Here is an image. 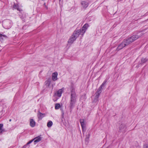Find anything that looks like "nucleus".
<instances>
[{
    "instance_id": "f257e3e1",
    "label": "nucleus",
    "mask_w": 148,
    "mask_h": 148,
    "mask_svg": "<svg viewBox=\"0 0 148 148\" xmlns=\"http://www.w3.org/2000/svg\"><path fill=\"white\" fill-rule=\"evenodd\" d=\"M143 34H142L140 36L136 35H134L126 40H124L123 42L119 45L116 49V50L117 51H119L122 49L123 47L128 45L129 44L138 39Z\"/></svg>"
},
{
    "instance_id": "f03ea898",
    "label": "nucleus",
    "mask_w": 148,
    "mask_h": 148,
    "mask_svg": "<svg viewBox=\"0 0 148 148\" xmlns=\"http://www.w3.org/2000/svg\"><path fill=\"white\" fill-rule=\"evenodd\" d=\"M77 96L75 91L74 88L72 87L71 89V96L69 101V107L71 109L75 106L77 100Z\"/></svg>"
},
{
    "instance_id": "7ed1b4c3",
    "label": "nucleus",
    "mask_w": 148,
    "mask_h": 148,
    "mask_svg": "<svg viewBox=\"0 0 148 148\" xmlns=\"http://www.w3.org/2000/svg\"><path fill=\"white\" fill-rule=\"evenodd\" d=\"M2 25L3 27L5 28L9 29L12 26V22L9 19L5 20L3 21Z\"/></svg>"
},
{
    "instance_id": "20e7f679",
    "label": "nucleus",
    "mask_w": 148,
    "mask_h": 148,
    "mask_svg": "<svg viewBox=\"0 0 148 148\" xmlns=\"http://www.w3.org/2000/svg\"><path fill=\"white\" fill-rule=\"evenodd\" d=\"M102 90L100 89V88H99L97 92L95 93V97L93 101L94 102H96L98 100L99 97L100 95V94L101 93Z\"/></svg>"
},
{
    "instance_id": "39448f33",
    "label": "nucleus",
    "mask_w": 148,
    "mask_h": 148,
    "mask_svg": "<svg viewBox=\"0 0 148 148\" xmlns=\"http://www.w3.org/2000/svg\"><path fill=\"white\" fill-rule=\"evenodd\" d=\"M119 130L120 132L124 133L126 131V127L125 125L123 124H121L119 127Z\"/></svg>"
},
{
    "instance_id": "423d86ee",
    "label": "nucleus",
    "mask_w": 148,
    "mask_h": 148,
    "mask_svg": "<svg viewBox=\"0 0 148 148\" xmlns=\"http://www.w3.org/2000/svg\"><path fill=\"white\" fill-rule=\"evenodd\" d=\"M80 122L82 128L83 132L85 131H86V124L84 122V120L83 119H80Z\"/></svg>"
},
{
    "instance_id": "0eeeda50",
    "label": "nucleus",
    "mask_w": 148,
    "mask_h": 148,
    "mask_svg": "<svg viewBox=\"0 0 148 148\" xmlns=\"http://www.w3.org/2000/svg\"><path fill=\"white\" fill-rule=\"evenodd\" d=\"M75 36L72 35L70 39L69 40L68 43L70 44H71L73 43V42L76 40L77 38Z\"/></svg>"
},
{
    "instance_id": "6e6552de",
    "label": "nucleus",
    "mask_w": 148,
    "mask_h": 148,
    "mask_svg": "<svg viewBox=\"0 0 148 148\" xmlns=\"http://www.w3.org/2000/svg\"><path fill=\"white\" fill-rule=\"evenodd\" d=\"M80 34H81L80 32V30L79 29H76L73 33V36H75L76 38L79 36Z\"/></svg>"
},
{
    "instance_id": "1a4fd4ad",
    "label": "nucleus",
    "mask_w": 148,
    "mask_h": 148,
    "mask_svg": "<svg viewBox=\"0 0 148 148\" xmlns=\"http://www.w3.org/2000/svg\"><path fill=\"white\" fill-rule=\"evenodd\" d=\"M58 73L57 72H55L52 74V79L53 81L56 80L58 79L57 76Z\"/></svg>"
},
{
    "instance_id": "9d476101",
    "label": "nucleus",
    "mask_w": 148,
    "mask_h": 148,
    "mask_svg": "<svg viewBox=\"0 0 148 148\" xmlns=\"http://www.w3.org/2000/svg\"><path fill=\"white\" fill-rule=\"evenodd\" d=\"M63 91V88L61 89L58 90L57 92L55 93V95L60 97L61 96L62 94Z\"/></svg>"
},
{
    "instance_id": "9b49d317",
    "label": "nucleus",
    "mask_w": 148,
    "mask_h": 148,
    "mask_svg": "<svg viewBox=\"0 0 148 148\" xmlns=\"http://www.w3.org/2000/svg\"><path fill=\"white\" fill-rule=\"evenodd\" d=\"M45 114H42L39 111L37 113V116L39 120H41L45 116Z\"/></svg>"
},
{
    "instance_id": "f8f14e48",
    "label": "nucleus",
    "mask_w": 148,
    "mask_h": 148,
    "mask_svg": "<svg viewBox=\"0 0 148 148\" xmlns=\"http://www.w3.org/2000/svg\"><path fill=\"white\" fill-rule=\"evenodd\" d=\"M81 4L82 5L83 8L85 9L87 8L88 5V3L85 1H82L81 3Z\"/></svg>"
},
{
    "instance_id": "ddd939ff",
    "label": "nucleus",
    "mask_w": 148,
    "mask_h": 148,
    "mask_svg": "<svg viewBox=\"0 0 148 148\" xmlns=\"http://www.w3.org/2000/svg\"><path fill=\"white\" fill-rule=\"evenodd\" d=\"M36 123L34 120L32 119H30V125L32 127H34L35 126Z\"/></svg>"
},
{
    "instance_id": "4468645a",
    "label": "nucleus",
    "mask_w": 148,
    "mask_h": 148,
    "mask_svg": "<svg viewBox=\"0 0 148 148\" xmlns=\"http://www.w3.org/2000/svg\"><path fill=\"white\" fill-rule=\"evenodd\" d=\"M51 80L50 79H48L45 81V84L47 88H49L51 83Z\"/></svg>"
},
{
    "instance_id": "2eb2a0df",
    "label": "nucleus",
    "mask_w": 148,
    "mask_h": 148,
    "mask_svg": "<svg viewBox=\"0 0 148 148\" xmlns=\"http://www.w3.org/2000/svg\"><path fill=\"white\" fill-rule=\"evenodd\" d=\"M34 142L37 143L41 140L42 138L40 136L35 138L34 139Z\"/></svg>"
},
{
    "instance_id": "dca6fc26",
    "label": "nucleus",
    "mask_w": 148,
    "mask_h": 148,
    "mask_svg": "<svg viewBox=\"0 0 148 148\" xmlns=\"http://www.w3.org/2000/svg\"><path fill=\"white\" fill-rule=\"evenodd\" d=\"M13 10L17 9L19 11H21V9L19 7L18 5H17L14 4L13 7Z\"/></svg>"
},
{
    "instance_id": "f3484780",
    "label": "nucleus",
    "mask_w": 148,
    "mask_h": 148,
    "mask_svg": "<svg viewBox=\"0 0 148 148\" xmlns=\"http://www.w3.org/2000/svg\"><path fill=\"white\" fill-rule=\"evenodd\" d=\"M7 37L6 36L1 34L0 33V40H3L4 39L7 38Z\"/></svg>"
},
{
    "instance_id": "a211bd4d",
    "label": "nucleus",
    "mask_w": 148,
    "mask_h": 148,
    "mask_svg": "<svg viewBox=\"0 0 148 148\" xmlns=\"http://www.w3.org/2000/svg\"><path fill=\"white\" fill-rule=\"evenodd\" d=\"M80 30V32L81 33V35H83L85 33L86 29L85 28H83V27H82L81 29H79Z\"/></svg>"
},
{
    "instance_id": "6ab92c4d",
    "label": "nucleus",
    "mask_w": 148,
    "mask_h": 148,
    "mask_svg": "<svg viewBox=\"0 0 148 148\" xmlns=\"http://www.w3.org/2000/svg\"><path fill=\"white\" fill-rule=\"evenodd\" d=\"M52 125H53V123H52V121H49L47 123V125L48 127H51L52 126Z\"/></svg>"
},
{
    "instance_id": "aec40b11",
    "label": "nucleus",
    "mask_w": 148,
    "mask_h": 148,
    "mask_svg": "<svg viewBox=\"0 0 148 148\" xmlns=\"http://www.w3.org/2000/svg\"><path fill=\"white\" fill-rule=\"evenodd\" d=\"M60 107V105L59 103H56L55 105V108L56 109H58Z\"/></svg>"
},
{
    "instance_id": "412c9836",
    "label": "nucleus",
    "mask_w": 148,
    "mask_h": 148,
    "mask_svg": "<svg viewBox=\"0 0 148 148\" xmlns=\"http://www.w3.org/2000/svg\"><path fill=\"white\" fill-rule=\"evenodd\" d=\"M147 61V59L145 58H143L141 59V62L142 63H144L146 62Z\"/></svg>"
},
{
    "instance_id": "4be33fe9",
    "label": "nucleus",
    "mask_w": 148,
    "mask_h": 148,
    "mask_svg": "<svg viewBox=\"0 0 148 148\" xmlns=\"http://www.w3.org/2000/svg\"><path fill=\"white\" fill-rule=\"evenodd\" d=\"M106 81H105L103 82V83L101 85V86L99 87V88H100V89L102 90V87L104 85L106 84Z\"/></svg>"
},
{
    "instance_id": "5701e85b",
    "label": "nucleus",
    "mask_w": 148,
    "mask_h": 148,
    "mask_svg": "<svg viewBox=\"0 0 148 148\" xmlns=\"http://www.w3.org/2000/svg\"><path fill=\"white\" fill-rule=\"evenodd\" d=\"M88 27V24H85L83 27V28H85L86 30Z\"/></svg>"
},
{
    "instance_id": "b1692460",
    "label": "nucleus",
    "mask_w": 148,
    "mask_h": 148,
    "mask_svg": "<svg viewBox=\"0 0 148 148\" xmlns=\"http://www.w3.org/2000/svg\"><path fill=\"white\" fill-rule=\"evenodd\" d=\"M144 148H148V144H146L144 146Z\"/></svg>"
},
{
    "instance_id": "393cba45",
    "label": "nucleus",
    "mask_w": 148,
    "mask_h": 148,
    "mask_svg": "<svg viewBox=\"0 0 148 148\" xmlns=\"http://www.w3.org/2000/svg\"><path fill=\"white\" fill-rule=\"evenodd\" d=\"M3 126V124H0V130H3L2 129Z\"/></svg>"
},
{
    "instance_id": "a878e982",
    "label": "nucleus",
    "mask_w": 148,
    "mask_h": 148,
    "mask_svg": "<svg viewBox=\"0 0 148 148\" xmlns=\"http://www.w3.org/2000/svg\"><path fill=\"white\" fill-rule=\"evenodd\" d=\"M34 140V139H33V140H32L30 141H29V142H28L27 143V144H29V143H32L33 140Z\"/></svg>"
},
{
    "instance_id": "bb28decb",
    "label": "nucleus",
    "mask_w": 148,
    "mask_h": 148,
    "mask_svg": "<svg viewBox=\"0 0 148 148\" xmlns=\"http://www.w3.org/2000/svg\"><path fill=\"white\" fill-rule=\"evenodd\" d=\"M34 140V139H33V140H32L30 141H29V142H28L27 143V144H29V143H32L33 140Z\"/></svg>"
},
{
    "instance_id": "cd10ccee",
    "label": "nucleus",
    "mask_w": 148,
    "mask_h": 148,
    "mask_svg": "<svg viewBox=\"0 0 148 148\" xmlns=\"http://www.w3.org/2000/svg\"><path fill=\"white\" fill-rule=\"evenodd\" d=\"M11 121V119H10L9 120V121L10 122Z\"/></svg>"
},
{
    "instance_id": "c85d7f7f",
    "label": "nucleus",
    "mask_w": 148,
    "mask_h": 148,
    "mask_svg": "<svg viewBox=\"0 0 148 148\" xmlns=\"http://www.w3.org/2000/svg\"><path fill=\"white\" fill-rule=\"evenodd\" d=\"M45 3L44 4V5H45Z\"/></svg>"
},
{
    "instance_id": "c756f323",
    "label": "nucleus",
    "mask_w": 148,
    "mask_h": 148,
    "mask_svg": "<svg viewBox=\"0 0 148 148\" xmlns=\"http://www.w3.org/2000/svg\"><path fill=\"white\" fill-rule=\"evenodd\" d=\"M59 1H60L61 0H59Z\"/></svg>"
}]
</instances>
